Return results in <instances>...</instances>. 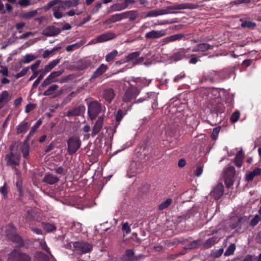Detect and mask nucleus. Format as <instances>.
Here are the masks:
<instances>
[{
    "instance_id": "nucleus-58",
    "label": "nucleus",
    "mask_w": 261,
    "mask_h": 261,
    "mask_svg": "<svg viewBox=\"0 0 261 261\" xmlns=\"http://www.w3.org/2000/svg\"><path fill=\"white\" fill-rule=\"evenodd\" d=\"M122 229L124 231H125L126 233H128L130 232V228L128 224V223H125L123 224Z\"/></svg>"
},
{
    "instance_id": "nucleus-63",
    "label": "nucleus",
    "mask_w": 261,
    "mask_h": 261,
    "mask_svg": "<svg viewBox=\"0 0 261 261\" xmlns=\"http://www.w3.org/2000/svg\"><path fill=\"white\" fill-rule=\"evenodd\" d=\"M223 251H224V250L223 248H220L218 250H216V251L214 252H213L214 257H219V256H220L222 255V254L223 252Z\"/></svg>"
},
{
    "instance_id": "nucleus-11",
    "label": "nucleus",
    "mask_w": 261,
    "mask_h": 261,
    "mask_svg": "<svg viewBox=\"0 0 261 261\" xmlns=\"http://www.w3.org/2000/svg\"><path fill=\"white\" fill-rule=\"evenodd\" d=\"M190 48H181L178 51L175 53L171 57L172 61L177 62L181 60L185 57L190 56Z\"/></svg>"
},
{
    "instance_id": "nucleus-25",
    "label": "nucleus",
    "mask_w": 261,
    "mask_h": 261,
    "mask_svg": "<svg viewBox=\"0 0 261 261\" xmlns=\"http://www.w3.org/2000/svg\"><path fill=\"white\" fill-rule=\"evenodd\" d=\"M65 9V6L63 3L60 4L58 6L54 7V16L57 19H60L62 17L63 15L61 11Z\"/></svg>"
},
{
    "instance_id": "nucleus-10",
    "label": "nucleus",
    "mask_w": 261,
    "mask_h": 261,
    "mask_svg": "<svg viewBox=\"0 0 261 261\" xmlns=\"http://www.w3.org/2000/svg\"><path fill=\"white\" fill-rule=\"evenodd\" d=\"M145 257V255L140 254L135 255L134 251L131 249L126 250L122 258L126 261H138Z\"/></svg>"
},
{
    "instance_id": "nucleus-56",
    "label": "nucleus",
    "mask_w": 261,
    "mask_h": 261,
    "mask_svg": "<svg viewBox=\"0 0 261 261\" xmlns=\"http://www.w3.org/2000/svg\"><path fill=\"white\" fill-rule=\"evenodd\" d=\"M38 257L40 261H49V258L48 256L44 253L40 252L38 254Z\"/></svg>"
},
{
    "instance_id": "nucleus-55",
    "label": "nucleus",
    "mask_w": 261,
    "mask_h": 261,
    "mask_svg": "<svg viewBox=\"0 0 261 261\" xmlns=\"http://www.w3.org/2000/svg\"><path fill=\"white\" fill-rule=\"evenodd\" d=\"M43 73L41 72V74L39 75V76L38 77V78L36 80V81L34 82V83L33 84V88H35L37 87V86L40 83V81L42 80L43 77Z\"/></svg>"
},
{
    "instance_id": "nucleus-61",
    "label": "nucleus",
    "mask_w": 261,
    "mask_h": 261,
    "mask_svg": "<svg viewBox=\"0 0 261 261\" xmlns=\"http://www.w3.org/2000/svg\"><path fill=\"white\" fill-rule=\"evenodd\" d=\"M123 117V111L121 110H119L117 113L116 116V120L117 122H119L121 120Z\"/></svg>"
},
{
    "instance_id": "nucleus-2",
    "label": "nucleus",
    "mask_w": 261,
    "mask_h": 261,
    "mask_svg": "<svg viewBox=\"0 0 261 261\" xmlns=\"http://www.w3.org/2000/svg\"><path fill=\"white\" fill-rule=\"evenodd\" d=\"M208 108L210 110L212 117L216 121H220L222 119L221 115L224 113L225 111L224 105L222 103L214 100Z\"/></svg>"
},
{
    "instance_id": "nucleus-24",
    "label": "nucleus",
    "mask_w": 261,
    "mask_h": 261,
    "mask_svg": "<svg viewBox=\"0 0 261 261\" xmlns=\"http://www.w3.org/2000/svg\"><path fill=\"white\" fill-rule=\"evenodd\" d=\"M12 98L9 92L7 91H4L0 95V105L2 108L7 104Z\"/></svg>"
},
{
    "instance_id": "nucleus-51",
    "label": "nucleus",
    "mask_w": 261,
    "mask_h": 261,
    "mask_svg": "<svg viewBox=\"0 0 261 261\" xmlns=\"http://www.w3.org/2000/svg\"><path fill=\"white\" fill-rule=\"evenodd\" d=\"M0 192L3 195L4 197H6L8 194V187L7 184L5 182L4 186L0 188Z\"/></svg>"
},
{
    "instance_id": "nucleus-30",
    "label": "nucleus",
    "mask_w": 261,
    "mask_h": 261,
    "mask_svg": "<svg viewBox=\"0 0 261 261\" xmlns=\"http://www.w3.org/2000/svg\"><path fill=\"white\" fill-rule=\"evenodd\" d=\"M37 58V56L34 54H27L23 57L21 62L23 64H29Z\"/></svg>"
},
{
    "instance_id": "nucleus-60",
    "label": "nucleus",
    "mask_w": 261,
    "mask_h": 261,
    "mask_svg": "<svg viewBox=\"0 0 261 261\" xmlns=\"http://www.w3.org/2000/svg\"><path fill=\"white\" fill-rule=\"evenodd\" d=\"M36 108L35 104L30 103L27 105L25 107V112L26 113H29L30 111L33 110Z\"/></svg>"
},
{
    "instance_id": "nucleus-46",
    "label": "nucleus",
    "mask_w": 261,
    "mask_h": 261,
    "mask_svg": "<svg viewBox=\"0 0 261 261\" xmlns=\"http://www.w3.org/2000/svg\"><path fill=\"white\" fill-rule=\"evenodd\" d=\"M261 221V217L258 215H256L251 220L250 222V225L251 226H255L257 225V224Z\"/></svg>"
},
{
    "instance_id": "nucleus-3",
    "label": "nucleus",
    "mask_w": 261,
    "mask_h": 261,
    "mask_svg": "<svg viewBox=\"0 0 261 261\" xmlns=\"http://www.w3.org/2000/svg\"><path fill=\"white\" fill-rule=\"evenodd\" d=\"M101 110V106L97 101H92L88 105V113L89 118L93 120L99 114Z\"/></svg>"
},
{
    "instance_id": "nucleus-27",
    "label": "nucleus",
    "mask_w": 261,
    "mask_h": 261,
    "mask_svg": "<svg viewBox=\"0 0 261 261\" xmlns=\"http://www.w3.org/2000/svg\"><path fill=\"white\" fill-rule=\"evenodd\" d=\"M114 92L112 89H108L104 91L103 97L109 103L111 102L112 99L114 97Z\"/></svg>"
},
{
    "instance_id": "nucleus-32",
    "label": "nucleus",
    "mask_w": 261,
    "mask_h": 261,
    "mask_svg": "<svg viewBox=\"0 0 261 261\" xmlns=\"http://www.w3.org/2000/svg\"><path fill=\"white\" fill-rule=\"evenodd\" d=\"M202 241L201 240H197L192 241L189 244L187 245L185 247V249H193L196 248L201 245Z\"/></svg>"
},
{
    "instance_id": "nucleus-21",
    "label": "nucleus",
    "mask_w": 261,
    "mask_h": 261,
    "mask_svg": "<svg viewBox=\"0 0 261 261\" xmlns=\"http://www.w3.org/2000/svg\"><path fill=\"white\" fill-rule=\"evenodd\" d=\"M61 30L55 26H49L45 31V35L47 36H55L59 34Z\"/></svg>"
},
{
    "instance_id": "nucleus-33",
    "label": "nucleus",
    "mask_w": 261,
    "mask_h": 261,
    "mask_svg": "<svg viewBox=\"0 0 261 261\" xmlns=\"http://www.w3.org/2000/svg\"><path fill=\"white\" fill-rule=\"evenodd\" d=\"M118 52L117 50L115 49L112 50L111 53L107 54L106 56V61L108 62H111L114 61L115 58L118 56Z\"/></svg>"
},
{
    "instance_id": "nucleus-40",
    "label": "nucleus",
    "mask_w": 261,
    "mask_h": 261,
    "mask_svg": "<svg viewBox=\"0 0 261 261\" xmlns=\"http://www.w3.org/2000/svg\"><path fill=\"white\" fill-rule=\"evenodd\" d=\"M43 228L44 230L46 231V232H51L56 229V227L54 224H51L49 223H44L42 224Z\"/></svg>"
},
{
    "instance_id": "nucleus-34",
    "label": "nucleus",
    "mask_w": 261,
    "mask_h": 261,
    "mask_svg": "<svg viewBox=\"0 0 261 261\" xmlns=\"http://www.w3.org/2000/svg\"><path fill=\"white\" fill-rule=\"evenodd\" d=\"M217 238L216 237H212L207 239L203 244V247L204 248H208L214 245L217 242Z\"/></svg>"
},
{
    "instance_id": "nucleus-38",
    "label": "nucleus",
    "mask_w": 261,
    "mask_h": 261,
    "mask_svg": "<svg viewBox=\"0 0 261 261\" xmlns=\"http://www.w3.org/2000/svg\"><path fill=\"white\" fill-rule=\"evenodd\" d=\"M41 123H42V120L40 119H39L37 121L36 124L31 128V130L27 137V138H28V140L29 139L30 137H31V136L34 135V134H35V133L36 132V130L40 126V125L41 124Z\"/></svg>"
},
{
    "instance_id": "nucleus-42",
    "label": "nucleus",
    "mask_w": 261,
    "mask_h": 261,
    "mask_svg": "<svg viewBox=\"0 0 261 261\" xmlns=\"http://www.w3.org/2000/svg\"><path fill=\"white\" fill-rule=\"evenodd\" d=\"M236 247L235 244H231L225 252L224 255L226 256L233 254Z\"/></svg>"
},
{
    "instance_id": "nucleus-5",
    "label": "nucleus",
    "mask_w": 261,
    "mask_h": 261,
    "mask_svg": "<svg viewBox=\"0 0 261 261\" xmlns=\"http://www.w3.org/2000/svg\"><path fill=\"white\" fill-rule=\"evenodd\" d=\"M8 261H31V258L25 253L15 249L9 254Z\"/></svg>"
},
{
    "instance_id": "nucleus-39",
    "label": "nucleus",
    "mask_w": 261,
    "mask_h": 261,
    "mask_svg": "<svg viewBox=\"0 0 261 261\" xmlns=\"http://www.w3.org/2000/svg\"><path fill=\"white\" fill-rule=\"evenodd\" d=\"M171 198H168L165 201L162 202L159 206V209L160 210H163L168 207L172 202Z\"/></svg>"
},
{
    "instance_id": "nucleus-43",
    "label": "nucleus",
    "mask_w": 261,
    "mask_h": 261,
    "mask_svg": "<svg viewBox=\"0 0 261 261\" xmlns=\"http://www.w3.org/2000/svg\"><path fill=\"white\" fill-rule=\"evenodd\" d=\"M64 71V69H61L59 71H54V72H51L49 76H48L49 77V78L50 79V80H53V82H55L56 81L55 80V79L60 75L61 74H62Z\"/></svg>"
},
{
    "instance_id": "nucleus-41",
    "label": "nucleus",
    "mask_w": 261,
    "mask_h": 261,
    "mask_svg": "<svg viewBox=\"0 0 261 261\" xmlns=\"http://www.w3.org/2000/svg\"><path fill=\"white\" fill-rule=\"evenodd\" d=\"M58 88V86L57 85H53L50 86L48 89L43 92V95L45 96L50 95L53 94V92L56 90Z\"/></svg>"
},
{
    "instance_id": "nucleus-45",
    "label": "nucleus",
    "mask_w": 261,
    "mask_h": 261,
    "mask_svg": "<svg viewBox=\"0 0 261 261\" xmlns=\"http://www.w3.org/2000/svg\"><path fill=\"white\" fill-rule=\"evenodd\" d=\"M240 113L239 111H236L231 114L230 120L232 122L235 123L237 122L240 118Z\"/></svg>"
},
{
    "instance_id": "nucleus-54",
    "label": "nucleus",
    "mask_w": 261,
    "mask_h": 261,
    "mask_svg": "<svg viewBox=\"0 0 261 261\" xmlns=\"http://www.w3.org/2000/svg\"><path fill=\"white\" fill-rule=\"evenodd\" d=\"M0 74L4 76H9V72L6 66H0Z\"/></svg>"
},
{
    "instance_id": "nucleus-7",
    "label": "nucleus",
    "mask_w": 261,
    "mask_h": 261,
    "mask_svg": "<svg viewBox=\"0 0 261 261\" xmlns=\"http://www.w3.org/2000/svg\"><path fill=\"white\" fill-rule=\"evenodd\" d=\"M140 51H135L128 54L125 58L126 62H132L133 65L141 64L143 63L144 58L140 57Z\"/></svg>"
},
{
    "instance_id": "nucleus-53",
    "label": "nucleus",
    "mask_w": 261,
    "mask_h": 261,
    "mask_svg": "<svg viewBox=\"0 0 261 261\" xmlns=\"http://www.w3.org/2000/svg\"><path fill=\"white\" fill-rule=\"evenodd\" d=\"M18 3L22 7H27L31 5V1L19 0Z\"/></svg>"
},
{
    "instance_id": "nucleus-20",
    "label": "nucleus",
    "mask_w": 261,
    "mask_h": 261,
    "mask_svg": "<svg viewBox=\"0 0 261 261\" xmlns=\"http://www.w3.org/2000/svg\"><path fill=\"white\" fill-rule=\"evenodd\" d=\"M123 19L128 18L129 21H135L138 16L137 11L131 10L122 13Z\"/></svg>"
},
{
    "instance_id": "nucleus-62",
    "label": "nucleus",
    "mask_w": 261,
    "mask_h": 261,
    "mask_svg": "<svg viewBox=\"0 0 261 261\" xmlns=\"http://www.w3.org/2000/svg\"><path fill=\"white\" fill-rule=\"evenodd\" d=\"M60 2V0H53L51 1H50L47 4V8L49 9L51 7H54L56 5L58 4Z\"/></svg>"
},
{
    "instance_id": "nucleus-59",
    "label": "nucleus",
    "mask_w": 261,
    "mask_h": 261,
    "mask_svg": "<svg viewBox=\"0 0 261 261\" xmlns=\"http://www.w3.org/2000/svg\"><path fill=\"white\" fill-rule=\"evenodd\" d=\"M202 167L201 166H198L194 171V174L196 176H199L202 172Z\"/></svg>"
},
{
    "instance_id": "nucleus-29",
    "label": "nucleus",
    "mask_w": 261,
    "mask_h": 261,
    "mask_svg": "<svg viewBox=\"0 0 261 261\" xmlns=\"http://www.w3.org/2000/svg\"><path fill=\"white\" fill-rule=\"evenodd\" d=\"M37 14V10H33L27 12H23L20 14V16L23 19H28L34 17Z\"/></svg>"
},
{
    "instance_id": "nucleus-19",
    "label": "nucleus",
    "mask_w": 261,
    "mask_h": 261,
    "mask_svg": "<svg viewBox=\"0 0 261 261\" xmlns=\"http://www.w3.org/2000/svg\"><path fill=\"white\" fill-rule=\"evenodd\" d=\"M59 180V178L51 173L45 175L42 179V181L49 185H53Z\"/></svg>"
},
{
    "instance_id": "nucleus-12",
    "label": "nucleus",
    "mask_w": 261,
    "mask_h": 261,
    "mask_svg": "<svg viewBox=\"0 0 261 261\" xmlns=\"http://www.w3.org/2000/svg\"><path fill=\"white\" fill-rule=\"evenodd\" d=\"M86 108L85 107L81 105L77 107L72 108V109L68 110L65 115L68 116H81L85 113Z\"/></svg>"
},
{
    "instance_id": "nucleus-47",
    "label": "nucleus",
    "mask_w": 261,
    "mask_h": 261,
    "mask_svg": "<svg viewBox=\"0 0 261 261\" xmlns=\"http://www.w3.org/2000/svg\"><path fill=\"white\" fill-rule=\"evenodd\" d=\"M28 126V123L27 122H24L22 124L19 126L17 129V134H19L24 132Z\"/></svg>"
},
{
    "instance_id": "nucleus-1",
    "label": "nucleus",
    "mask_w": 261,
    "mask_h": 261,
    "mask_svg": "<svg viewBox=\"0 0 261 261\" xmlns=\"http://www.w3.org/2000/svg\"><path fill=\"white\" fill-rule=\"evenodd\" d=\"M187 8H191L190 7H187V4H177L169 6L166 9H160L150 11L147 13L146 16L149 17H156L159 15L171 13V10H182Z\"/></svg>"
},
{
    "instance_id": "nucleus-23",
    "label": "nucleus",
    "mask_w": 261,
    "mask_h": 261,
    "mask_svg": "<svg viewBox=\"0 0 261 261\" xmlns=\"http://www.w3.org/2000/svg\"><path fill=\"white\" fill-rule=\"evenodd\" d=\"M115 37V34L113 33H106L98 36L96 38L97 42H103L111 40Z\"/></svg>"
},
{
    "instance_id": "nucleus-64",
    "label": "nucleus",
    "mask_w": 261,
    "mask_h": 261,
    "mask_svg": "<svg viewBox=\"0 0 261 261\" xmlns=\"http://www.w3.org/2000/svg\"><path fill=\"white\" fill-rule=\"evenodd\" d=\"M53 83V80H50V79L48 76L42 83L41 87H46L47 85L50 84V83Z\"/></svg>"
},
{
    "instance_id": "nucleus-36",
    "label": "nucleus",
    "mask_w": 261,
    "mask_h": 261,
    "mask_svg": "<svg viewBox=\"0 0 261 261\" xmlns=\"http://www.w3.org/2000/svg\"><path fill=\"white\" fill-rule=\"evenodd\" d=\"M186 35L183 33H179L174 34L173 35L170 36V40L172 42H174L176 41H179L181 40H185Z\"/></svg>"
},
{
    "instance_id": "nucleus-15",
    "label": "nucleus",
    "mask_w": 261,
    "mask_h": 261,
    "mask_svg": "<svg viewBox=\"0 0 261 261\" xmlns=\"http://www.w3.org/2000/svg\"><path fill=\"white\" fill-rule=\"evenodd\" d=\"M166 34L165 30H152L145 34V38L147 39H158L165 36Z\"/></svg>"
},
{
    "instance_id": "nucleus-14",
    "label": "nucleus",
    "mask_w": 261,
    "mask_h": 261,
    "mask_svg": "<svg viewBox=\"0 0 261 261\" xmlns=\"http://www.w3.org/2000/svg\"><path fill=\"white\" fill-rule=\"evenodd\" d=\"M73 246L77 250L83 253L89 252L92 248L90 244L85 242H76L73 244Z\"/></svg>"
},
{
    "instance_id": "nucleus-44",
    "label": "nucleus",
    "mask_w": 261,
    "mask_h": 261,
    "mask_svg": "<svg viewBox=\"0 0 261 261\" xmlns=\"http://www.w3.org/2000/svg\"><path fill=\"white\" fill-rule=\"evenodd\" d=\"M241 26L244 28L252 29L256 26V23L251 21H244L242 22Z\"/></svg>"
},
{
    "instance_id": "nucleus-8",
    "label": "nucleus",
    "mask_w": 261,
    "mask_h": 261,
    "mask_svg": "<svg viewBox=\"0 0 261 261\" xmlns=\"http://www.w3.org/2000/svg\"><path fill=\"white\" fill-rule=\"evenodd\" d=\"M8 227L10 230L6 229V235L8 239L13 242L18 243L19 244H21L22 242V239L21 237L16 234L15 232V229L12 224H9Z\"/></svg>"
},
{
    "instance_id": "nucleus-31",
    "label": "nucleus",
    "mask_w": 261,
    "mask_h": 261,
    "mask_svg": "<svg viewBox=\"0 0 261 261\" xmlns=\"http://www.w3.org/2000/svg\"><path fill=\"white\" fill-rule=\"evenodd\" d=\"M28 141V138H27V139L23 142V144L21 147V151L23 153V157L25 159H27L29 155V144Z\"/></svg>"
},
{
    "instance_id": "nucleus-4",
    "label": "nucleus",
    "mask_w": 261,
    "mask_h": 261,
    "mask_svg": "<svg viewBox=\"0 0 261 261\" xmlns=\"http://www.w3.org/2000/svg\"><path fill=\"white\" fill-rule=\"evenodd\" d=\"M68 152L72 154L75 153L81 146V142L77 136H72L67 141Z\"/></svg>"
},
{
    "instance_id": "nucleus-17",
    "label": "nucleus",
    "mask_w": 261,
    "mask_h": 261,
    "mask_svg": "<svg viewBox=\"0 0 261 261\" xmlns=\"http://www.w3.org/2000/svg\"><path fill=\"white\" fill-rule=\"evenodd\" d=\"M127 8L126 3H116L111 6L108 13H110L115 11H120Z\"/></svg>"
},
{
    "instance_id": "nucleus-26",
    "label": "nucleus",
    "mask_w": 261,
    "mask_h": 261,
    "mask_svg": "<svg viewBox=\"0 0 261 261\" xmlns=\"http://www.w3.org/2000/svg\"><path fill=\"white\" fill-rule=\"evenodd\" d=\"M123 19L122 13L116 14L112 15L106 20V23L111 24Z\"/></svg>"
},
{
    "instance_id": "nucleus-57",
    "label": "nucleus",
    "mask_w": 261,
    "mask_h": 261,
    "mask_svg": "<svg viewBox=\"0 0 261 261\" xmlns=\"http://www.w3.org/2000/svg\"><path fill=\"white\" fill-rule=\"evenodd\" d=\"M244 158V154L242 151V149H241L237 153L235 157V160L243 161Z\"/></svg>"
},
{
    "instance_id": "nucleus-49",
    "label": "nucleus",
    "mask_w": 261,
    "mask_h": 261,
    "mask_svg": "<svg viewBox=\"0 0 261 261\" xmlns=\"http://www.w3.org/2000/svg\"><path fill=\"white\" fill-rule=\"evenodd\" d=\"M220 129H221L220 126L216 127L213 129L212 135H211V138L213 139L216 140L217 139L218 134L220 130Z\"/></svg>"
},
{
    "instance_id": "nucleus-28",
    "label": "nucleus",
    "mask_w": 261,
    "mask_h": 261,
    "mask_svg": "<svg viewBox=\"0 0 261 261\" xmlns=\"http://www.w3.org/2000/svg\"><path fill=\"white\" fill-rule=\"evenodd\" d=\"M36 215L35 211L32 210H28L25 215L27 222L29 223L33 222L36 218Z\"/></svg>"
},
{
    "instance_id": "nucleus-13",
    "label": "nucleus",
    "mask_w": 261,
    "mask_h": 261,
    "mask_svg": "<svg viewBox=\"0 0 261 261\" xmlns=\"http://www.w3.org/2000/svg\"><path fill=\"white\" fill-rule=\"evenodd\" d=\"M224 193V186L222 182L218 183L211 192L212 196H214L216 200H218Z\"/></svg>"
},
{
    "instance_id": "nucleus-48",
    "label": "nucleus",
    "mask_w": 261,
    "mask_h": 261,
    "mask_svg": "<svg viewBox=\"0 0 261 261\" xmlns=\"http://www.w3.org/2000/svg\"><path fill=\"white\" fill-rule=\"evenodd\" d=\"M248 219V218L246 216L240 217L237 223L236 227L239 226V228H241V225L246 223Z\"/></svg>"
},
{
    "instance_id": "nucleus-16",
    "label": "nucleus",
    "mask_w": 261,
    "mask_h": 261,
    "mask_svg": "<svg viewBox=\"0 0 261 261\" xmlns=\"http://www.w3.org/2000/svg\"><path fill=\"white\" fill-rule=\"evenodd\" d=\"M103 121V118L101 116L99 117L93 126L91 136L92 137L95 136L100 131Z\"/></svg>"
},
{
    "instance_id": "nucleus-52",
    "label": "nucleus",
    "mask_w": 261,
    "mask_h": 261,
    "mask_svg": "<svg viewBox=\"0 0 261 261\" xmlns=\"http://www.w3.org/2000/svg\"><path fill=\"white\" fill-rule=\"evenodd\" d=\"M29 69V67L23 68L22 70L20 72H19L16 74V75H15L16 78L18 79V78L24 76V75H25L27 74Z\"/></svg>"
},
{
    "instance_id": "nucleus-22",
    "label": "nucleus",
    "mask_w": 261,
    "mask_h": 261,
    "mask_svg": "<svg viewBox=\"0 0 261 261\" xmlns=\"http://www.w3.org/2000/svg\"><path fill=\"white\" fill-rule=\"evenodd\" d=\"M20 155L19 154L16 156V158H10L8 155H5V160L6 161V165L8 166H18L19 165Z\"/></svg>"
},
{
    "instance_id": "nucleus-9",
    "label": "nucleus",
    "mask_w": 261,
    "mask_h": 261,
    "mask_svg": "<svg viewBox=\"0 0 261 261\" xmlns=\"http://www.w3.org/2000/svg\"><path fill=\"white\" fill-rule=\"evenodd\" d=\"M139 93V91L137 87L130 85L125 91L123 97V100L124 102L129 101L135 97Z\"/></svg>"
},
{
    "instance_id": "nucleus-35",
    "label": "nucleus",
    "mask_w": 261,
    "mask_h": 261,
    "mask_svg": "<svg viewBox=\"0 0 261 261\" xmlns=\"http://www.w3.org/2000/svg\"><path fill=\"white\" fill-rule=\"evenodd\" d=\"M107 69V66H99L97 70L93 73L90 80L102 74Z\"/></svg>"
},
{
    "instance_id": "nucleus-18",
    "label": "nucleus",
    "mask_w": 261,
    "mask_h": 261,
    "mask_svg": "<svg viewBox=\"0 0 261 261\" xmlns=\"http://www.w3.org/2000/svg\"><path fill=\"white\" fill-rule=\"evenodd\" d=\"M213 47L212 46L206 43H200L197 45L196 46H194L192 50H191L192 52H197V51H205L209 49H212Z\"/></svg>"
},
{
    "instance_id": "nucleus-50",
    "label": "nucleus",
    "mask_w": 261,
    "mask_h": 261,
    "mask_svg": "<svg viewBox=\"0 0 261 261\" xmlns=\"http://www.w3.org/2000/svg\"><path fill=\"white\" fill-rule=\"evenodd\" d=\"M39 66H31V68L33 72V75L31 76L30 80H32L37 76L39 72H41V70L38 71L37 69Z\"/></svg>"
},
{
    "instance_id": "nucleus-37",
    "label": "nucleus",
    "mask_w": 261,
    "mask_h": 261,
    "mask_svg": "<svg viewBox=\"0 0 261 261\" xmlns=\"http://www.w3.org/2000/svg\"><path fill=\"white\" fill-rule=\"evenodd\" d=\"M83 44L82 41L76 42L75 43L68 45L66 48V50L68 52L72 51L76 49L80 48Z\"/></svg>"
},
{
    "instance_id": "nucleus-6",
    "label": "nucleus",
    "mask_w": 261,
    "mask_h": 261,
    "mask_svg": "<svg viewBox=\"0 0 261 261\" xmlns=\"http://www.w3.org/2000/svg\"><path fill=\"white\" fill-rule=\"evenodd\" d=\"M235 174V168L232 166L229 167L225 171L224 181L227 188H229L233 184Z\"/></svg>"
}]
</instances>
